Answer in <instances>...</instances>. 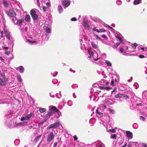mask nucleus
I'll use <instances>...</instances> for the list:
<instances>
[{
  "mask_svg": "<svg viewBox=\"0 0 147 147\" xmlns=\"http://www.w3.org/2000/svg\"><path fill=\"white\" fill-rule=\"evenodd\" d=\"M39 12L36 9H32L30 11V14L34 22H36L39 19Z\"/></svg>",
  "mask_w": 147,
  "mask_h": 147,
  "instance_id": "obj_1",
  "label": "nucleus"
},
{
  "mask_svg": "<svg viewBox=\"0 0 147 147\" xmlns=\"http://www.w3.org/2000/svg\"><path fill=\"white\" fill-rule=\"evenodd\" d=\"M107 109L106 106L104 104L101 105L96 110V114L98 116H102L103 115L102 112L105 111L106 110H107Z\"/></svg>",
  "mask_w": 147,
  "mask_h": 147,
  "instance_id": "obj_2",
  "label": "nucleus"
},
{
  "mask_svg": "<svg viewBox=\"0 0 147 147\" xmlns=\"http://www.w3.org/2000/svg\"><path fill=\"white\" fill-rule=\"evenodd\" d=\"M88 52L89 55L88 57L91 58L92 57L94 61H98V60L101 59L100 57L98 55L97 52L95 51L94 52L88 49Z\"/></svg>",
  "mask_w": 147,
  "mask_h": 147,
  "instance_id": "obj_3",
  "label": "nucleus"
},
{
  "mask_svg": "<svg viewBox=\"0 0 147 147\" xmlns=\"http://www.w3.org/2000/svg\"><path fill=\"white\" fill-rule=\"evenodd\" d=\"M16 10V9H10L6 10L5 12L7 15L10 17L14 18L16 15L15 11Z\"/></svg>",
  "mask_w": 147,
  "mask_h": 147,
  "instance_id": "obj_4",
  "label": "nucleus"
},
{
  "mask_svg": "<svg viewBox=\"0 0 147 147\" xmlns=\"http://www.w3.org/2000/svg\"><path fill=\"white\" fill-rule=\"evenodd\" d=\"M12 20L15 24L20 26L22 24L24 19V18H22L21 19L18 20L16 18H13L12 19Z\"/></svg>",
  "mask_w": 147,
  "mask_h": 147,
  "instance_id": "obj_5",
  "label": "nucleus"
},
{
  "mask_svg": "<svg viewBox=\"0 0 147 147\" xmlns=\"http://www.w3.org/2000/svg\"><path fill=\"white\" fill-rule=\"evenodd\" d=\"M34 115L32 113H31L30 114L25 115V114H23L21 119V121H24V120H28L30 119L32 117H34Z\"/></svg>",
  "mask_w": 147,
  "mask_h": 147,
  "instance_id": "obj_6",
  "label": "nucleus"
},
{
  "mask_svg": "<svg viewBox=\"0 0 147 147\" xmlns=\"http://www.w3.org/2000/svg\"><path fill=\"white\" fill-rule=\"evenodd\" d=\"M43 28L45 30V31L47 33H46V34L47 38V39L46 40H47L49 38V35L48 34L50 33L51 32L50 27L49 25L45 24Z\"/></svg>",
  "mask_w": 147,
  "mask_h": 147,
  "instance_id": "obj_7",
  "label": "nucleus"
},
{
  "mask_svg": "<svg viewBox=\"0 0 147 147\" xmlns=\"http://www.w3.org/2000/svg\"><path fill=\"white\" fill-rule=\"evenodd\" d=\"M50 109L53 110L54 112L57 113L58 114L57 115H56V117L57 119H58L61 115V113L60 111L57 109L56 107L53 106H50Z\"/></svg>",
  "mask_w": 147,
  "mask_h": 147,
  "instance_id": "obj_8",
  "label": "nucleus"
},
{
  "mask_svg": "<svg viewBox=\"0 0 147 147\" xmlns=\"http://www.w3.org/2000/svg\"><path fill=\"white\" fill-rule=\"evenodd\" d=\"M1 78H0V85H6L7 81V78L4 75H1Z\"/></svg>",
  "mask_w": 147,
  "mask_h": 147,
  "instance_id": "obj_9",
  "label": "nucleus"
},
{
  "mask_svg": "<svg viewBox=\"0 0 147 147\" xmlns=\"http://www.w3.org/2000/svg\"><path fill=\"white\" fill-rule=\"evenodd\" d=\"M117 77L115 76L112 77V80L111 82V85L112 86H115L117 83Z\"/></svg>",
  "mask_w": 147,
  "mask_h": 147,
  "instance_id": "obj_10",
  "label": "nucleus"
},
{
  "mask_svg": "<svg viewBox=\"0 0 147 147\" xmlns=\"http://www.w3.org/2000/svg\"><path fill=\"white\" fill-rule=\"evenodd\" d=\"M62 3L65 7L64 8L68 7L70 4V1L69 0H62Z\"/></svg>",
  "mask_w": 147,
  "mask_h": 147,
  "instance_id": "obj_11",
  "label": "nucleus"
},
{
  "mask_svg": "<svg viewBox=\"0 0 147 147\" xmlns=\"http://www.w3.org/2000/svg\"><path fill=\"white\" fill-rule=\"evenodd\" d=\"M54 138L53 133V132H51L48 135L47 141L48 142H50Z\"/></svg>",
  "mask_w": 147,
  "mask_h": 147,
  "instance_id": "obj_12",
  "label": "nucleus"
},
{
  "mask_svg": "<svg viewBox=\"0 0 147 147\" xmlns=\"http://www.w3.org/2000/svg\"><path fill=\"white\" fill-rule=\"evenodd\" d=\"M83 26L85 29L89 30L90 29V27L88 24L87 21L84 20L83 22Z\"/></svg>",
  "mask_w": 147,
  "mask_h": 147,
  "instance_id": "obj_13",
  "label": "nucleus"
},
{
  "mask_svg": "<svg viewBox=\"0 0 147 147\" xmlns=\"http://www.w3.org/2000/svg\"><path fill=\"white\" fill-rule=\"evenodd\" d=\"M92 145L96 146V147H102L101 142L99 140L94 142Z\"/></svg>",
  "mask_w": 147,
  "mask_h": 147,
  "instance_id": "obj_14",
  "label": "nucleus"
},
{
  "mask_svg": "<svg viewBox=\"0 0 147 147\" xmlns=\"http://www.w3.org/2000/svg\"><path fill=\"white\" fill-rule=\"evenodd\" d=\"M80 41L81 43L80 48L82 50L86 49V46H85V42H83L82 39H80Z\"/></svg>",
  "mask_w": 147,
  "mask_h": 147,
  "instance_id": "obj_15",
  "label": "nucleus"
},
{
  "mask_svg": "<svg viewBox=\"0 0 147 147\" xmlns=\"http://www.w3.org/2000/svg\"><path fill=\"white\" fill-rule=\"evenodd\" d=\"M54 113V111H49L47 115L45 116V119H46L45 121H46L47 119H49V117L52 116Z\"/></svg>",
  "mask_w": 147,
  "mask_h": 147,
  "instance_id": "obj_16",
  "label": "nucleus"
},
{
  "mask_svg": "<svg viewBox=\"0 0 147 147\" xmlns=\"http://www.w3.org/2000/svg\"><path fill=\"white\" fill-rule=\"evenodd\" d=\"M16 69L21 73H23L24 71V69L22 66H20L19 67L16 68Z\"/></svg>",
  "mask_w": 147,
  "mask_h": 147,
  "instance_id": "obj_17",
  "label": "nucleus"
},
{
  "mask_svg": "<svg viewBox=\"0 0 147 147\" xmlns=\"http://www.w3.org/2000/svg\"><path fill=\"white\" fill-rule=\"evenodd\" d=\"M27 122H25L24 123H20L18 124L15 125L14 126V127H19L20 126H24V125H26L27 124Z\"/></svg>",
  "mask_w": 147,
  "mask_h": 147,
  "instance_id": "obj_18",
  "label": "nucleus"
},
{
  "mask_svg": "<svg viewBox=\"0 0 147 147\" xmlns=\"http://www.w3.org/2000/svg\"><path fill=\"white\" fill-rule=\"evenodd\" d=\"M4 32L6 36L7 37V39L8 40H10V35L9 33L7 30L5 28H4Z\"/></svg>",
  "mask_w": 147,
  "mask_h": 147,
  "instance_id": "obj_19",
  "label": "nucleus"
},
{
  "mask_svg": "<svg viewBox=\"0 0 147 147\" xmlns=\"http://www.w3.org/2000/svg\"><path fill=\"white\" fill-rule=\"evenodd\" d=\"M91 45H92V46L93 47V48L94 49H95L97 50V52L99 53V51L98 50V47L97 45L95 43H94L93 42H91Z\"/></svg>",
  "mask_w": 147,
  "mask_h": 147,
  "instance_id": "obj_20",
  "label": "nucleus"
},
{
  "mask_svg": "<svg viewBox=\"0 0 147 147\" xmlns=\"http://www.w3.org/2000/svg\"><path fill=\"white\" fill-rule=\"evenodd\" d=\"M3 3L5 7L6 8L9 7L10 3H8L7 0H3Z\"/></svg>",
  "mask_w": 147,
  "mask_h": 147,
  "instance_id": "obj_21",
  "label": "nucleus"
},
{
  "mask_svg": "<svg viewBox=\"0 0 147 147\" xmlns=\"http://www.w3.org/2000/svg\"><path fill=\"white\" fill-rule=\"evenodd\" d=\"M121 35L118 32H116L115 34V37L121 42L122 41V39L121 38Z\"/></svg>",
  "mask_w": 147,
  "mask_h": 147,
  "instance_id": "obj_22",
  "label": "nucleus"
},
{
  "mask_svg": "<svg viewBox=\"0 0 147 147\" xmlns=\"http://www.w3.org/2000/svg\"><path fill=\"white\" fill-rule=\"evenodd\" d=\"M52 128H56L58 127L60 125V123L59 122H55L53 124H51Z\"/></svg>",
  "mask_w": 147,
  "mask_h": 147,
  "instance_id": "obj_23",
  "label": "nucleus"
},
{
  "mask_svg": "<svg viewBox=\"0 0 147 147\" xmlns=\"http://www.w3.org/2000/svg\"><path fill=\"white\" fill-rule=\"evenodd\" d=\"M126 135L127 137L129 139H131L132 138V133L129 131H127L126 132Z\"/></svg>",
  "mask_w": 147,
  "mask_h": 147,
  "instance_id": "obj_24",
  "label": "nucleus"
},
{
  "mask_svg": "<svg viewBox=\"0 0 147 147\" xmlns=\"http://www.w3.org/2000/svg\"><path fill=\"white\" fill-rule=\"evenodd\" d=\"M58 10L59 13H60L63 11V9L61 5H59L57 8Z\"/></svg>",
  "mask_w": 147,
  "mask_h": 147,
  "instance_id": "obj_25",
  "label": "nucleus"
},
{
  "mask_svg": "<svg viewBox=\"0 0 147 147\" xmlns=\"http://www.w3.org/2000/svg\"><path fill=\"white\" fill-rule=\"evenodd\" d=\"M30 17L28 15H26L25 16V20L26 22H29L30 20Z\"/></svg>",
  "mask_w": 147,
  "mask_h": 147,
  "instance_id": "obj_26",
  "label": "nucleus"
},
{
  "mask_svg": "<svg viewBox=\"0 0 147 147\" xmlns=\"http://www.w3.org/2000/svg\"><path fill=\"white\" fill-rule=\"evenodd\" d=\"M142 0H135L134 2V5L138 4L141 3Z\"/></svg>",
  "mask_w": 147,
  "mask_h": 147,
  "instance_id": "obj_27",
  "label": "nucleus"
},
{
  "mask_svg": "<svg viewBox=\"0 0 147 147\" xmlns=\"http://www.w3.org/2000/svg\"><path fill=\"white\" fill-rule=\"evenodd\" d=\"M100 88L102 89H105L107 90H109L111 89V88L110 87L108 86H101L100 87Z\"/></svg>",
  "mask_w": 147,
  "mask_h": 147,
  "instance_id": "obj_28",
  "label": "nucleus"
},
{
  "mask_svg": "<svg viewBox=\"0 0 147 147\" xmlns=\"http://www.w3.org/2000/svg\"><path fill=\"white\" fill-rule=\"evenodd\" d=\"M107 110H109L111 114H115V110L110 108H108Z\"/></svg>",
  "mask_w": 147,
  "mask_h": 147,
  "instance_id": "obj_29",
  "label": "nucleus"
},
{
  "mask_svg": "<svg viewBox=\"0 0 147 147\" xmlns=\"http://www.w3.org/2000/svg\"><path fill=\"white\" fill-rule=\"evenodd\" d=\"M142 96L144 97H147V90L144 91L143 92L142 94Z\"/></svg>",
  "mask_w": 147,
  "mask_h": 147,
  "instance_id": "obj_30",
  "label": "nucleus"
},
{
  "mask_svg": "<svg viewBox=\"0 0 147 147\" xmlns=\"http://www.w3.org/2000/svg\"><path fill=\"white\" fill-rule=\"evenodd\" d=\"M121 98L126 99L127 98H128L129 97L128 96L125 94H122Z\"/></svg>",
  "mask_w": 147,
  "mask_h": 147,
  "instance_id": "obj_31",
  "label": "nucleus"
},
{
  "mask_svg": "<svg viewBox=\"0 0 147 147\" xmlns=\"http://www.w3.org/2000/svg\"><path fill=\"white\" fill-rule=\"evenodd\" d=\"M120 51L123 55H125V53L123 48H121L119 49Z\"/></svg>",
  "mask_w": 147,
  "mask_h": 147,
  "instance_id": "obj_32",
  "label": "nucleus"
},
{
  "mask_svg": "<svg viewBox=\"0 0 147 147\" xmlns=\"http://www.w3.org/2000/svg\"><path fill=\"white\" fill-rule=\"evenodd\" d=\"M105 63L109 67L111 66L112 65L110 61L108 60L105 61Z\"/></svg>",
  "mask_w": 147,
  "mask_h": 147,
  "instance_id": "obj_33",
  "label": "nucleus"
},
{
  "mask_svg": "<svg viewBox=\"0 0 147 147\" xmlns=\"http://www.w3.org/2000/svg\"><path fill=\"white\" fill-rule=\"evenodd\" d=\"M39 111L40 113H43L46 111V109L45 108H40L39 109Z\"/></svg>",
  "mask_w": 147,
  "mask_h": 147,
  "instance_id": "obj_34",
  "label": "nucleus"
},
{
  "mask_svg": "<svg viewBox=\"0 0 147 147\" xmlns=\"http://www.w3.org/2000/svg\"><path fill=\"white\" fill-rule=\"evenodd\" d=\"M20 140L18 139H16L14 141V144L16 146H18L20 143Z\"/></svg>",
  "mask_w": 147,
  "mask_h": 147,
  "instance_id": "obj_35",
  "label": "nucleus"
},
{
  "mask_svg": "<svg viewBox=\"0 0 147 147\" xmlns=\"http://www.w3.org/2000/svg\"><path fill=\"white\" fill-rule=\"evenodd\" d=\"M133 127L135 129H137L138 127V124L137 123H134L133 125Z\"/></svg>",
  "mask_w": 147,
  "mask_h": 147,
  "instance_id": "obj_36",
  "label": "nucleus"
},
{
  "mask_svg": "<svg viewBox=\"0 0 147 147\" xmlns=\"http://www.w3.org/2000/svg\"><path fill=\"white\" fill-rule=\"evenodd\" d=\"M5 33V32H4V30H3V31H1V32L0 33V39L3 38V34Z\"/></svg>",
  "mask_w": 147,
  "mask_h": 147,
  "instance_id": "obj_37",
  "label": "nucleus"
},
{
  "mask_svg": "<svg viewBox=\"0 0 147 147\" xmlns=\"http://www.w3.org/2000/svg\"><path fill=\"white\" fill-rule=\"evenodd\" d=\"M5 125L6 126H7L8 127H11V125L10 123L9 122H5Z\"/></svg>",
  "mask_w": 147,
  "mask_h": 147,
  "instance_id": "obj_38",
  "label": "nucleus"
},
{
  "mask_svg": "<svg viewBox=\"0 0 147 147\" xmlns=\"http://www.w3.org/2000/svg\"><path fill=\"white\" fill-rule=\"evenodd\" d=\"M42 135H40L39 136H38L36 137L34 139V141L35 142H37L38 140L41 137Z\"/></svg>",
  "mask_w": 147,
  "mask_h": 147,
  "instance_id": "obj_39",
  "label": "nucleus"
},
{
  "mask_svg": "<svg viewBox=\"0 0 147 147\" xmlns=\"http://www.w3.org/2000/svg\"><path fill=\"white\" fill-rule=\"evenodd\" d=\"M121 94H118L115 95V97L116 98H120L121 97Z\"/></svg>",
  "mask_w": 147,
  "mask_h": 147,
  "instance_id": "obj_40",
  "label": "nucleus"
},
{
  "mask_svg": "<svg viewBox=\"0 0 147 147\" xmlns=\"http://www.w3.org/2000/svg\"><path fill=\"white\" fill-rule=\"evenodd\" d=\"M120 44V43L119 42L116 43L113 46V48H117L118 46H119Z\"/></svg>",
  "mask_w": 147,
  "mask_h": 147,
  "instance_id": "obj_41",
  "label": "nucleus"
},
{
  "mask_svg": "<svg viewBox=\"0 0 147 147\" xmlns=\"http://www.w3.org/2000/svg\"><path fill=\"white\" fill-rule=\"evenodd\" d=\"M137 45L136 43H134V44H133L131 45V47L134 49H135L136 48V47L137 46Z\"/></svg>",
  "mask_w": 147,
  "mask_h": 147,
  "instance_id": "obj_42",
  "label": "nucleus"
},
{
  "mask_svg": "<svg viewBox=\"0 0 147 147\" xmlns=\"http://www.w3.org/2000/svg\"><path fill=\"white\" fill-rule=\"evenodd\" d=\"M111 138L116 139L117 138V135L116 134H113L111 135Z\"/></svg>",
  "mask_w": 147,
  "mask_h": 147,
  "instance_id": "obj_43",
  "label": "nucleus"
},
{
  "mask_svg": "<svg viewBox=\"0 0 147 147\" xmlns=\"http://www.w3.org/2000/svg\"><path fill=\"white\" fill-rule=\"evenodd\" d=\"M17 80L19 82L21 83L22 82V79L21 78L20 76H18L17 77Z\"/></svg>",
  "mask_w": 147,
  "mask_h": 147,
  "instance_id": "obj_44",
  "label": "nucleus"
},
{
  "mask_svg": "<svg viewBox=\"0 0 147 147\" xmlns=\"http://www.w3.org/2000/svg\"><path fill=\"white\" fill-rule=\"evenodd\" d=\"M94 36L96 39H98V40H100L101 38L97 35L95 34H94Z\"/></svg>",
  "mask_w": 147,
  "mask_h": 147,
  "instance_id": "obj_45",
  "label": "nucleus"
},
{
  "mask_svg": "<svg viewBox=\"0 0 147 147\" xmlns=\"http://www.w3.org/2000/svg\"><path fill=\"white\" fill-rule=\"evenodd\" d=\"M26 27L25 28V30L24 29H22L21 30V32L22 34H25V33H26L27 31L26 30Z\"/></svg>",
  "mask_w": 147,
  "mask_h": 147,
  "instance_id": "obj_46",
  "label": "nucleus"
},
{
  "mask_svg": "<svg viewBox=\"0 0 147 147\" xmlns=\"http://www.w3.org/2000/svg\"><path fill=\"white\" fill-rule=\"evenodd\" d=\"M109 84V83L108 82H107L106 81V82H103V83H100V84L103 85H108Z\"/></svg>",
  "mask_w": 147,
  "mask_h": 147,
  "instance_id": "obj_47",
  "label": "nucleus"
},
{
  "mask_svg": "<svg viewBox=\"0 0 147 147\" xmlns=\"http://www.w3.org/2000/svg\"><path fill=\"white\" fill-rule=\"evenodd\" d=\"M67 104L69 106H71L72 105V102L71 100H69L67 102Z\"/></svg>",
  "mask_w": 147,
  "mask_h": 147,
  "instance_id": "obj_48",
  "label": "nucleus"
},
{
  "mask_svg": "<svg viewBox=\"0 0 147 147\" xmlns=\"http://www.w3.org/2000/svg\"><path fill=\"white\" fill-rule=\"evenodd\" d=\"M58 82V80L56 79H54L52 80V83L54 84H56Z\"/></svg>",
  "mask_w": 147,
  "mask_h": 147,
  "instance_id": "obj_49",
  "label": "nucleus"
},
{
  "mask_svg": "<svg viewBox=\"0 0 147 147\" xmlns=\"http://www.w3.org/2000/svg\"><path fill=\"white\" fill-rule=\"evenodd\" d=\"M71 86L73 88H76L78 87V85L77 84H73Z\"/></svg>",
  "mask_w": 147,
  "mask_h": 147,
  "instance_id": "obj_50",
  "label": "nucleus"
},
{
  "mask_svg": "<svg viewBox=\"0 0 147 147\" xmlns=\"http://www.w3.org/2000/svg\"><path fill=\"white\" fill-rule=\"evenodd\" d=\"M27 42L31 44H33L35 42V41H32L29 39H28L27 40Z\"/></svg>",
  "mask_w": 147,
  "mask_h": 147,
  "instance_id": "obj_51",
  "label": "nucleus"
},
{
  "mask_svg": "<svg viewBox=\"0 0 147 147\" xmlns=\"http://www.w3.org/2000/svg\"><path fill=\"white\" fill-rule=\"evenodd\" d=\"M106 30L103 28H102L99 30V33L105 32Z\"/></svg>",
  "mask_w": 147,
  "mask_h": 147,
  "instance_id": "obj_52",
  "label": "nucleus"
},
{
  "mask_svg": "<svg viewBox=\"0 0 147 147\" xmlns=\"http://www.w3.org/2000/svg\"><path fill=\"white\" fill-rule=\"evenodd\" d=\"M50 96L51 97L54 98L55 97L54 94L53 92H51L50 93Z\"/></svg>",
  "mask_w": 147,
  "mask_h": 147,
  "instance_id": "obj_53",
  "label": "nucleus"
},
{
  "mask_svg": "<svg viewBox=\"0 0 147 147\" xmlns=\"http://www.w3.org/2000/svg\"><path fill=\"white\" fill-rule=\"evenodd\" d=\"M5 61V59L3 57L0 56V63L2 62H4V61Z\"/></svg>",
  "mask_w": 147,
  "mask_h": 147,
  "instance_id": "obj_54",
  "label": "nucleus"
},
{
  "mask_svg": "<svg viewBox=\"0 0 147 147\" xmlns=\"http://www.w3.org/2000/svg\"><path fill=\"white\" fill-rule=\"evenodd\" d=\"M61 91H60L59 92L60 94ZM56 96L58 98H60L61 97V95L60 94L59 95L57 93L56 94Z\"/></svg>",
  "mask_w": 147,
  "mask_h": 147,
  "instance_id": "obj_55",
  "label": "nucleus"
},
{
  "mask_svg": "<svg viewBox=\"0 0 147 147\" xmlns=\"http://www.w3.org/2000/svg\"><path fill=\"white\" fill-rule=\"evenodd\" d=\"M140 119L141 120L143 121H145V119L144 117H143L142 116H141L140 117Z\"/></svg>",
  "mask_w": 147,
  "mask_h": 147,
  "instance_id": "obj_56",
  "label": "nucleus"
},
{
  "mask_svg": "<svg viewBox=\"0 0 147 147\" xmlns=\"http://www.w3.org/2000/svg\"><path fill=\"white\" fill-rule=\"evenodd\" d=\"M108 131L113 133H114L116 131L115 129H109L108 130Z\"/></svg>",
  "mask_w": 147,
  "mask_h": 147,
  "instance_id": "obj_57",
  "label": "nucleus"
},
{
  "mask_svg": "<svg viewBox=\"0 0 147 147\" xmlns=\"http://www.w3.org/2000/svg\"><path fill=\"white\" fill-rule=\"evenodd\" d=\"M117 4L119 5H120L121 4V2L119 0H117L116 2Z\"/></svg>",
  "mask_w": 147,
  "mask_h": 147,
  "instance_id": "obj_58",
  "label": "nucleus"
},
{
  "mask_svg": "<svg viewBox=\"0 0 147 147\" xmlns=\"http://www.w3.org/2000/svg\"><path fill=\"white\" fill-rule=\"evenodd\" d=\"M77 19L75 17L73 18H71V21H76L77 20Z\"/></svg>",
  "mask_w": 147,
  "mask_h": 147,
  "instance_id": "obj_59",
  "label": "nucleus"
},
{
  "mask_svg": "<svg viewBox=\"0 0 147 147\" xmlns=\"http://www.w3.org/2000/svg\"><path fill=\"white\" fill-rule=\"evenodd\" d=\"M51 128H52V127L51 125H50L47 127V130H49Z\"/></svg>",
  "mask_w": 147,
  "mask_h": 147,
  "instance_id": "obj_60",
  "label": "nucleus"
},
{
  "mask_svg": "<svg viewBox=\"0 0 147 147\" xmlns=\"http://www.w3.org/2000/svg\"><path fill=\"white\" fill-rule=\"evenodd\" d=\"M46 5L48 7H49L51 6V4L49 2H47L46 4Z\"/></svg>",
  "mask_w": 147,
  "mask_h": 147,
  "instance_id": "obj_61",
  "label": "nucleus"
},
{
  "mask_svg": "<svg viewBox=\"0 0 147 147\" xmlns=\"http://www.w3.org/2000/svg\"><path fill=\"white\" fill-rule=\"evenodd\" d=\"M42 9H43L44 11H46L47 9V7H46L44 6H43V7H42Z\"/></svg>",
  "mask_w": 147,
  "mask_h": 147,
  "instance_id": "obj_62",
  "label": "nucleus"
},
{
  "mask_svg": "<svg viewBox=\"0 0 147 147\" xmlns=\"http://www.w3.org/2000/svg\"><path fill=\"white\" fill-rule=\"evenodd\" d=\"M73 138H74V140H77L78 139V138H77V136L75 135L74 136H73Z\"/></svg>",
  "mask_w": 147,
  "mask_h": 147,
  "instance_id": "obj_63",
  "label": "nucleus"
},
{
  "mask_svg": "<svg viewBox=\"0 0 147 147\" xmlns=\"http://www.w3.org/2000/svg\"><path fill=\"white\" fill-rule=\"evenodd\" d=\"M57 142H56L54 144L53 147H56L57 146Z\"/></svg>",
  "mask_w": 147,
  "mask_h": 147,
  "instance_id": "obj_64",
  "label": "nucleus"
}]
</instances>
